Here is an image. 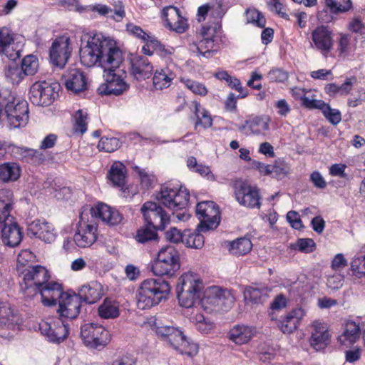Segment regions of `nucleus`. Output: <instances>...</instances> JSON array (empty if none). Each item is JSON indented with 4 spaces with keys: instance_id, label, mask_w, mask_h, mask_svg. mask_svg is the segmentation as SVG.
I'll return each mask as SVG.
<instances>
[{
    "instance_id": "nucleus-42",
    "label": "nucleus",
    "mask_w": 365,
    "mask_h": 365,
    "mask_svg": "<svg viewBox=\"0 0 365 365\" xmlns=\"http://www.w3.org/2000/svg\"><path fill=\"white\" fill-rule=\"evenodd\" d=\"M88 115L83 109L78 110L73 115L72 133L73 135H82L88 130Z\"/></svg>"
},
{
    "instance_id": "nucleus-10",
    "label": "nucleus",
    "mask_w": 365,
    "mask_h": 365,
    "mask_svg": "<svg viewBox=\"0 0 365 365\" xmlns=\"http://www.w3.org/2000/svg\"><path fill=\"white\" fill-rule=\"evenodd\" d=\"M232 188L240 205L249 208L260 207L261 196L257 186L251 185L246 180L237 178L233 181Z\"/></svg>"
},
{
    "instance_id": "nucleus-48",
    "label": "nucleus",
    "mask_w": 365,
    "mask_h": 365,
    "mask_svg": "<svg viewBox=\"0 0 365 365\" xmlns=\"http://www.w3.org/2000/svg\"><path fill=\"white\" fill-rule=\"evenodd\" d=\"M271 176L277 180H282L290 172V168L289 164L281 158H278L274 160L272 164H271Z\"/></svg>"
},
{
    "instance_id": "nucleus-12",
    "label": "nucleus",
    "mask_w": 365,
    "mask_h": 365,
    "mask_svg": "<svg viewBox=\"0 0 365 365\" xmlns=\"http://www.w3.org/2000/svg\"><path fill=\"white\" fill-rule=\"evenodd\" d=\"M81 336L86 346L101 350L110 341V332L102 325L89 323L81 327Z\"/></svg>"
},
{
    "instance_id": "nucleus-37",
    "label": "nucleus",
    "mask_w": 365,
    "mask_h": 365,
    "mask_svg": "<svg viewBox=\"0 0 365 365\" xmlns=\"http://www.w3.org/2000/svg\"><path fill=\"white\" fill-rule=\"evenodd\" d=\"M271 118L269 115L255 116L245 121L243 128H247L252 134L265 135L269 130Z\"/></svg>"
},
{
    "instance_id": "nucleus-56",
    "label": "nucleus",
    "mask_w": 365,
    "mask_h": 365,
    "mask_svg": "<svg viewBox=\"0 0 365 365\" xmlns=\"http://www.w3.org/2000/svg\"><path fill=\"white\" fill-rule=\"evenodd\" d=\"M221 29V24L218 21H209L202 26L200 31V37L215 39L216 34Z\"/></svg>"
},
{
    "instance_id": "nucleus-55",
    "label": "nucleus",
    "mask_w": 365,
    "mask_h": 365,
    "mask_svg": "<svg viewBox=\"0 0 365 365\" xmlns=\"http://www.w3.org/2000/svg\"><path fill=\"white\" fill-rule=\"evenodd\" d=\"M315 242L310 238H299L294 244H291L292 250H299L304 253H311L315 250Z\"/></svg>"
},
{
    "instance_id": "nucleus-43",
    "label": "nucleus",
    "mask_w": 365,
    "mask_h": 365,
    "mask_svg": "<svg viewBox=\"0 0 365 365\" xmlns=\"http://www.w3.org/2000/svg\"><path fill=\"white\" fill-rule=\"evenodd\" d=\"M158 230L152 227V226L146 224L145 226L140 227L138 229L135 235V240L141 244H146L148 242H158L159 237L157 232Z\"/></svg>"
},
{
    "instance_id": "nucleus-41",
    "label": "nucleus",
    "mask_w": 365,
    "mask_h": 365,
    "mask_svg": "<svg viewBox=\"0 0 365 365\" xmlns=\"http://www.w3.org/2000/svg\"><path fill=\"white\" fill-rule=\"evenodd\" d=\"M21 175L20 167L16 163H5L0 165V180L3 182L17 180Z\"/></svg>"
},
{
    "instance_id": "nucleus-21",
    "label": "nucleus",
    "mask_w": 365,
    "mask_h": 365,
    "mask_svg": "<svg viewBox=\"0 0 365 365\" xmlns=\"http://www.w3.org/2000/svg\"><path fill=\"white\" fill-rule=\"evenodd\" d=\"M325 9L319 11L317 19L324 23H329L334 20L333 15L344 14L353 7L351 0H324Z\"/></svg>"
},
{
    "instance_id": "nucleus-59",
    "label": "nucleus",
    "mask_w": 365,
    "mask_h": 365,
    "mask_svg": "<svg viewBox=\"0 0 365 365\" xmlns=\"http://www.w3.org/2000/svg\"><path fill=\"white\" fill-rule=\"evenodd\" d=\"M324 117L333 125H337L341 120V115L339 110L333 109L327 103L322 110Z\"/></svg>"
},
{
    "instance_id": "nucleus-61",
    "label": "nucleus",
    "mask_w": 365,
    "mask_h": 365,
    "mask_svg": "<svg viewBox=\"0 0 365 365\" xmlns=\"http://www.w3.org/2000/svg\"><path fill=\"white\" fill-rule=\"evenodd\" d=\"M351 268L354 274L365 276V255L355 257L351 261Z\"/></svg>"
},
{
    "instance_id": "nucleus-29",
    "label": "nucleus",
    "mask_w": 365,
    "mask_h": 365,
    "mask_svg": "<svg viewBox=\"0 0 365 365\" xmlns=\"http://www.w3.org/2000/svg\"><path fill=\"white\" fill-rule=\"evenodd\" d=\"M130 73L137 81H143L152 76L153 66L146 57L136 55L130 58Z\"/></svg>"
},
{
    "instance_id": "nucleus-22",
    "label": "nucleus",
    "mask_w": 365,
    "mask_h": 365,
    "mask_svg": "<svg viewBox=\"0 0 365 365\" xmlns=\"http://www.w3.org/2000/svg\"><path fill=\"white\" fill-rule=\"evenodd\" d=\"M62 78L66 89L73 93L83 92L88 89V78L85 72L80 68H69Z\"/></svg>"
},
{
    "instance_id": "nucleus-15",
    "label": "nucleus",
    "mask_w": 365,
    "mask_h": 365,
    "mask_svg": "<svg viewBox=\"0 0 365 365\" xmlns=\"http://www.w3.org/2000/svg\"><path fill=\"white\" fill-rule=\"evenodd\" d=\"M140 210L145 224L155 230H164L170 222V215L157 202L147 201Z\"/></svg>"
},
{
    "instance_id": "nucleus-11",
    "label": "nucleus",
    "mask_w": 365,
    "mask_h": 365,
    "mask_svg": "<svg viewBox=\"0 0 365 365\" xmlns=\"http://www.w3.org/2000/svg\"><path fill=\"white\" fill-rule=\"evenodd\" d=\"M60 88V84L56 82H35L30 88L29 99L36 106H50L58 97Z\"/></svg>"
},
{
    "instance_id": "nucleus-13",
    "label": "nucleus",
    "mask_w": 365,
    "mask_h": 365,
    "mask_svg": "<svg viewBox=\"0 0 365 365\" xmlns=\"http://www.w3.org/2000/svg\"><path fill=\"white\" fill-rule=\"evenodd\" d=\"M196 216L200 223L198 231L206 232L217 227L220 222L219 206L213 201H203L196 206Z\"/></svg>"
},
{
    "instance_id": "nucleus-2",
    "label": "nucleus",
    "mask_w": 365,
    "mask_h": 365,
    "mask_svg": "<svg viewBox=\"0 0 365 365\" xmlns=\"http://www.w3.org/2000/svg\"><path fill=\"white\" fill-rule=\"evenodd\" d=\"M80 60L86 67H108L123 62L124 56L116 42L102 34L90 36L80 50Z\"/></svg>"
},
{
    "instance_id": "nucleus-5",
    "label": "nucleus",
    "mask_w": 365,
    "mask_h": 365,
    "mask_svg": "<svg viewBox=\"0 0 365 365\" xmlns=\"http://www.w3.org/2000/svg\"><path fill=\"white\" fill-rule=\"evenodd\" d=\"M155 333L159 339L181 354L193 356L198 352L197 344L188 341L183 332L177 327L157 326Z\"/></svg>"
},
{
    "instance_id": "nucleus-4",
    "label": "nucleus",
    "mask_w": 365,
    "mask_h": 365,
    "mask_svg": "<svg viewBox=\"0 0 365 365\" xmlns=\"http://www.w3.org/2000/svg\"><path fill=\"white\" fill-rule=\"evenodd\" d=\"M202 288V281L197 274L188 272L181 275L176 287L180 306L192 307L200 299Z\"/></svg>"
},
{
    "instance_id": "nucleus-7",
    "label": "nucleus",
    "mask_w": 365,
    "mask_h": 365,
    "mask_svg": "<svg viewBox=\"0 0 365 365\" xmlns=\"http://www.w3.org/2000/svg\"><path fill=\"white\" fill-rule=\"evenodd\" d=\"M157 199L165 207L173 211L185 209L189 204V190L178 182H168L161 186Z\"/></svg>"
},
{
    "instance_id": "nucleus-8",
    "label": "nucleus",
    "mask_w": 365,
    "mask_h": 365,
    "mask_svg": "<svg viewBox=\"0 0 365 365\" xmlns=\"http://www.w3.org/2000/svg\"><path fill=\"white\" fill-rule=\"evenodd\" d=\"M180 267L179 252L173 246L162 248L152 264L151 270L156 276H173Z\"/></svg>"
},
{
    "instance_id": "nucleus-14",
    "label": "nucleus",
    "mask_w": 365,
    "mask_h": 365,
    "mask_svg": "<svg viewBox=\"0 0 365 365\" xmlns=\"http://www.w3.org/2000/svg\"><path fill=\"white\" fill-rule=\"evenodd\" d=\"M29 103L25 100L16 99L9 96L5 105V116L14 128L24 126L29 121Z\"/></svg>"
},
{
    "instance_id": "nucleus-60",
    "label": "nucleus",
    "mask_w": 365,
    "mask_h": 365,
    "mask_svg": "<svg viewBox=\"0 0 365 365\" xmlns=\"http://www.w3.org/2000/svg\"><path fill=\"white\" fill-rule=\"evenodd\" d=\"M136 362L137 359L133 354L126 353L118 355L106 365H136Z\"/></svg>"
},
{
    "instance_id": "nucleus-63",
    "label": "nucleus",
    "mask_w": 365,
    "mask_h": 365,
    "mask_svg": "<svg viewBox=\"0 0 365 365\" xmlns=\"http://www.w3.org/2000/svg\"><path fill=\"white\" fill-rule=\"evenodd\" d=\"M197 329L202 334H207L213 329L214 324L208 319H206L202 314L197 316Z\"/></svg>"
},
{
    "instance_id": "nucleus-35",
    "label": "nucleus",
    "mask_w": 365,
    "mask_h": 365,
    "mask_svg": "<svg viewBox=\"0 0 365 365\" xmlns=\"http://www.w3.org/2000/svg\"><path fill=\"white\" fill-rule=\"evenodd\" d=\"M192 105L193 106L192 111L195 117V130H197L198 127L203 129L211 128L213 125V119L210 113L196 100L192 101Z\"/></svg>"
},
{
    "instance_id": "nucleus-39",
    "label": "nucleus",
    "mask_w": 365,
    "mask_h": 365,
    "mask_svg": "<svg viewBox=\"0 0 365 365\" xmlns=\"http://www.w3.org/2000/svg\"><path fill=\"white\" fill-rule=\"evenodd\" d=\"M98 314L102 319H115L120 315L119 304L115 300L106 298L98 308Z\"/></svg>"
},
{
    "instance_id": "nucleus-34",
    "label": "nucleus",
    "mask_w": 365,
    "mask_h": 365,
    "mask_svg": "<svg viewBox=\"0 0 365 365\" xmlns=\"http://www.w3.org/2000/svg\"><path fill=\"white\" fill-rule=\"evenodd\" d=\"M127 170L123 163L114 162L108 171V178L112 185L125 192Z\"/></svg>"
},
{
    "instance_id": "nucleus-38",
    "label": "nucleus",
    "mask_w": 365,
    "mask_h": 365,
    "mask_svg": "<svg viewBox=\"0 0 365 365\" xmlns=\"http://www.w3.org/2000/svg\"><path fill=\"white\" fill-rule=\"evenodd\" d=\"M150 51L151 54H145V56H152L155 53L158 55L162 60L165 61H173L175 53V48L173 46L163 44L157 38L150 41Z\"/></svg>"
},
{
    "instance_id": "nucleus-1",
    "label": "nucleus",
    "mask_w": 365,
    "mask_h": 365,
    "mask_svg": "<svg viewBox=\"0 0 365 365\" xmlns=\"http://www.w3.org/2000/svg\"><path fill=\"white\" fill-rule=\"evenodd\" d=\"M21 278V291L25 302H29L38 294L46 307L56 304L61 294V284L51 280L50 272L43 266L28 267L19 273Z\"/></svg>"
},
{
    "instance_id": "nucleus-64",
    "label": "nucleus",
    "mask_w": 365,
    "mask_h": 365,
    "mask_svg": "<svg viewBox=\"0 0 365 365\" xmlns=\"http://www.w3.org/2000/svg\"><path fill=\"white\" fill-rule=\"evenodd\" d=\"M165 238L167 240L173 242L179 243L182 242L184 240V232H181L179 230L175 227H171L165 233Z\"/></svg>"
},
{
    "instance_id": "nucleus-32",
    "label": "nucleus",
    "mask_w": 365,
    "mask_h": 365,
    "mask_svg": "<svg viewBox=\"0 0 365 365\" xmlns=\"http://www.w3.org/2000/svg\"><path fill=\"white\" fill-rule=\"evenodd\" d=\"M360 336L359 324L354 321H348L343 327L342 333L338 336V341L342 346L350 347L359 339Z\"/></svg>"
},
{
    "instance_id": "nucleus-36",
    "label": "nucleus",
    "mask_w": 365,
    "mask_h": 365,
    "mask_svg": "<svg viewBox=\"0 0 365 365\" xmlns=\"http://www.w3.org/2000/svg\"><path fill=\"white\" fill-rule=\"evenodd\" d=\"M176 75L169 67L158 69L153 74V83L156 90H163L170 87Z\"/></svg>"
},
{
    "instance_id": "nucleus-26",
    "label": "nucleus",
    "mask_w": 365,
    "mask_h": 365,
    "mask_svg": "<svg viewBox=\"0 0 365 365\" xmlns=\"http://www.w3.org/2000/svg\"><path fill=\"white\" fill-rule=\"evenodd\" d=\"M93 217L100 218L109 225H116L123 220L122 215L115 209L112 208L103 202H98L91 208Z\"/></svg>"
},
{
    "instance_id": "nucleus-54",
    "label": "nucleus",
    "mask_w": 365,
    "mask_h": 365,
    "mask_svg": "<svg viewBox=\"0 0 365 365\" xmlns=\"http://www.w3.org/2000/svg\"><path fill=\"white\" fill-rule=\"evenodd\" d=\"M215 39L201 37L200 41L196 43L198 53L205 58H210L215 52L214 50Z\"/></svg>"
},
{
    "instance_id": "nucleus-17",
    "label": "nucleus",
    "mask_w": 365,
    "mask_h": 365,
    "mask_svg": "<svg viewBox=\"0 0 365 365\" xmlns=\"http://www.w3.org/2000/svg\"><path fill=\"white\" fill-rule=\"evenodd\" d=\"M59 300L58 309L57 312L59 319L62 321L71 320L76 319L80 314L82 306V301L77 294H68L64 292L61 286V294L58 298Z\"/></svg>"
},
{
    "instance_id": "nucleus-49",
    "label": "nucleus",
    "mask_w": 365,
    "mask_h": 365,
    "mask_svg": "<svg viewBox=\"0 0 365 365\" xmlns=\"http://www.w3.org/2000/svg\"><path fill=\"white\" fill-rule=\"evenodd\" d=\"M39 67L38 59L36 55L29 54L25 56L21 63V68L26 76H34L38 71Z\"/></svg>"
},
{
    "instance_id": "nucleus-51",
    "label": "nucleus",
    "mask_w": 365,
    "mask_h": 365,
    "mask_svg": "<svg viewBox=\"0 0 365 365\" xmlns=\"http://www.w3.org/2000/svg\"><path fill=\"white\" fill-rule=\"evenodd\" d=\"M246 24H252L259 28H264L266 24V19L263 14L255 8H248L245 11Z\"/></svg>"
},
{
    "instance_id": "nucleus-44",
    "label": "nucleus",
    "mask_w": 365,
    "mask_h": 365,
    "mask_svg": "<svg viewBox=\"0 0 365 365\" xmlns=\"http://www.w3.org/2000/svg\"><path fill=\"white\" fill-rule=\"evenodd\" d=\"M252 247V243L249 238L241 237L230 242L229 245L230 252L237 257L248 254Z\"/></svg>"
},
{
    "instance_id": "nucleus-23",
    "label": "nucleus",
    "mask_w": 365,
    "mask_h": 365,
    "mask_svg": "<svg viewBox=\"0 0 365 365\" xmlns=\"http://www.w3.org/2000/svg\"><path fill=\"white\" fill-rule=\"evenodd\" d=\"M28 234L46 243H51L56 237V232L53 225L39 219L35 220L29 225Z\"/></svg>"
},
{
    "instance_id": "nucleus-25",
    "label": "nucleus",
    "mask_w": 365,
    "mask_h": 365,
    "mask_svg": "<svg viewBox=\"0 0 365 365\" xmlns=\"http://www.w3.org/2000/svg\"><path fill=\"white\" fill-rule=\"evenodd\" d=\"M312 329L309 338L310 346L316 351L324 350L331 341V335L327 324L314 322Z\"/></svg>"
},
{
    "instance_id": "nucleus-58",
    "label": "nucleus",
    "mask_w": 365,
    "mask_h": 365,
    "mask_svg": "<svg viewBox=\"0 0 365 365\" xmlns=\"http://www.w3.org/2000/svg\"><path fill=\"white\" fill-rule=\"evenodd\" d=\"M26 75L21 67L17 66H9L6 71V77L10 80L13 84H19L21 82Z\"/></svg>"
},
{
    "instance_id": "nucleus-19",
    "label": "nucleus",
    "mask_w": 365,
    "mask_h": 365,
    "mask_svg": "<svg viewBox=\"0 0 365 365\" xmlns=\"http://www.w3.org/2000/svg\"><path fill=\"white\" fill-rule=\"evenodd\" d=\"M314 48L327 57L334 45V34L331 29L325 25L317 26L311 33Z\"/></svg>"
},
{
    "instance_id": "nucleus-31",
    "label": "nucleus",
    "mask_w": 365,
    "mask_h": 365,
    "mask_svg": "<svg viewBox=\"0 0 365 365\" xmlns=\"http://www.w3.org/2000/svg\"><path fill=\"white\" fill-rule=\"evenodd\" d=\"M78 296L81 301L92 304L97 302L103 295L102 284L97 281H91L83 284L78 290Z\"/></svg>"
},
{
    "instance_id": "nucleus-53",
    "label": "nucleus",
    "mask_w": 365,
    "mask_h": 365,
    "mask_svg": "<svg viewBox=\"0 0 365 365\" xmlns=\"http://www.w3.org/2000/svg\"><path fill=\"white\" fill-rule=\"evenodd\" d=\"M120 145L121 143L118 138L103 136L98 141L97 148L100 151L113 153L118 150Z\"/></svg>"
},
{
    "instance_id": "nucleus-18",
    "label": "nucleus",
    "mask_w": 365,
    "mask_h": 365,
    "mask_svg": "<svg viewBox=\"0 0 365 365\" xmlns=\"http://www.w3.org/2000/svg\"><path fill=\"white\" fill-rule=\"evenodd\" d=\"M39 329L49 341L59 344L64 341L69 334V327L67 322L59 318L51 321H41Z\"/></svg>"
},
{
    "instance_id": "nucleus-20",
    "label": "nucleus",
    "mask_w": 365,
    "mask_h": 365,
    "mask_svg": "<svg viewBox=\"0 0 365 365\" xmlns=\"http://www.w3.org/2000/svg\"><path fill=\"white\" fill-rule=\"evenodd\" d=\"M98 227L96 224L83 221L81 218L76 225L74 233L76 242L79 248H87L93 245L97 240Z\"/></svg>"
},
{
    "instance_id": "nucleus-52",
    "label": "nucleus",
    "mask_w": 365,
    "mask_h": 365,
    "mask_svg": "<svg viewBox=\"0 0 365 365\" xmlns=\"http://www.w3.org/2000/svg\"><path fill=\"white\" fill-rule=\"evenodd\" d=\"M36 256L29 250H21L17 257V271L21 272L24 269L28 267H34L32 264L35 262Z\"/></svg>"
},
{
    "instance_id": "nucleus-45",
    "label": "nucleus",
    "mask_w": 365,
    "mask_h": 365,
    "mask_svg": "<svg viewBox=\"0 0 365 365\" xmlns=\"http://www.w3.org/2000/svg\"><path fill=\"white\" fill-rule=\"evenodd\" d=\"M16 153L21 160L29 163L39 164L44 160V155L38 150L22 147L17 148Z\"/></svg>"
},
{
    "instance_id": "nucleus-3",
    "label": "nucleus",
    "mask_w": 365,
    "mask_h": 365,
    "mask_svg": "<svg viewBox=\"0 0 365 365\" xmlns=\"http://www.w3.org/2000/svg\"><path fill=\"white\" fill-rule=\"evenodd\" d=\"M171 287L168 281L162 278L144 279L137 289L136 304L139 309H149L165 301L170 293Z\"/></svg>"
},
{
    "instance_id": "nucleus-46",
    "label": "nucleus",
    "mask_w": 365,
    "mask_h": 365,
    "mask_svg": "<svg viewBox=\"0 0 365 365\" xmlns=\"http://www.w3.org/2000/svg\"><path fill=\"white\" fill-rule=\"evenodd\" d=\"M183 244L187 247L200 249L205 244V237L198 231L185 230Z\"/></svg>"
},
{
    "instance_id": "nucleus-28",
    "label": "nucleus",
    "mask_w": 365,
    "mask_h": 365,
    "mask_svg": "<svg viewBox=\"0 0 365 365\" xmlns=\"http://www.w3.org/2000/svg\"><path fill=\"white\" fill-rule=\"evenodd\" d=\"M1 230V237L4 245L10 247L18 246L23 238L22 228L15 221L7 222L2 225Z\"/></svg>"
},
{
    "instance_id": "nucleus-30",
    "label": "nucleus",
    "mask_w": 365,
    "mask_h": 365,
    "mask_svg": "<svg viewBox=\"0 0 365 365\" xmlns=\"http://www.w3.org/2000/svg\"><path fill=\"white\" fill-rule=\"evenodd\" d=\"M14 37L11 29L7 27L0 29V55L15 61L20 57L19 51L14 49Z\"/></svg>"
},
{
    "instance_id": "nucleus-57",
    "label": "nucleus",
    "mask_w": 365,
    "mask_h": 365,
    "mask_svg": "<svg viewBox=\"0 0 365 365\" xmlns=\"http://www.w3.org/2000/svg\"><path fill=\"white\" fill-rule=\"evenodd\" d=\"M262 294V289L251 286L247 287L244 291L245 300L253 304L260 303Z\"/></svg>"
},
{
    "instance_id": "nucleus-9",
    "label": "nucleus",
    "mask_w": 365,
    "mask_h": 365,
    "mask_svg": "<svg viewBox=\"0 0 365 365\" xmlns=\"http://www.w3.org/2000/svg\"><path fill=\"white\" fill-rule=\"evenodd\" d=\"M234 303L235 297L232 292L217 286L208 287L201 299L202 306L208 311L214 309L227 311Z\"/></svg>"
},
{
    "instance_id": "nucleus-24",
    "label": "nucleus",
    "mask_w": 365,
    "mask_h": 365,
    "mask_svg": "<svg viewBox=\"0 0 365 365\" xmlns=\"http://www.w3.org/2000/svg\"><path fill=\"white\" fill-rule=\"evenodd\" d=\"M163 17L170 30L182 34L187 29V19L182 16L180 10L175 6H170L164 8Z\"/></svg>"
},
{
    "instance_id": "nucleus-33",
    "label": "nucleus",
    "mask_w": 365,
    "mask_h": 365,
    "mask_svg": "<svg viewBox=\"0 0 365 365\" xmlns=\"http://www.w3.org/2000/svg\"><path fill=\"white\" fill-rule=\"evenodd\" d=\"M255 329L253 327L244 324L234 326L228 333L230 341L237 345L247 344L254 336Z\"/></svg>"
},
{
    "instance_id": "nucleus-6",
    "label": "nucleus",
    "mask_w": 365,
    "mask_h": 365,
    "mask_svg": "<svg viewBox=\"0 0 365 365\" xmlns=\"http://www.w3.org/2000/svg\"><path fill=\"white\" fill-rule=\"evenodd\" d=\"M123 62H118L117 65L102 67L103 69V78L105 82L101 83L97 91L101 96H120L129 88L125 81L126 72L120 68Z\"/></svg>"
},
{
    "instance_id": "nucleus-62",
    "label": "nucleus",
    "mask_w": 365,
    "mask_h": 365,
    "mask_svg": "<svg viewBox=\"0 0 365 365\" xmlns=\"http://www.w3.org/2000/svg\"><path fill=\"white\" fill-rule=\"evenodd\" d=\"M14 194L11 190L0 189V206L14 207Z\"/></svg>"
},
{
    "instance_id": "nucleus-40",
    "label": "nucleus",
    "mask_w": 365,
    "mask_h": 365,
    "mask_svg": "<svg viewBox=\"0 0 365 365\" xmlns=\"http://www.w3.org/2000/svg\"><path fill=\"white\" fill-rule=\"evenodd\" d=\"M128 31L135 38L142 41L144 44L141 48V52L143 54H151L150 51V41L155 39V36L150 35L144 31L140 26L136 25H129L128 26Z\"/></svg>"
},
{
    "instance_id": "nucleus-27",
    "label": "nucleus",
    "mask_w": 365,
    "mask_h": 365,
    "mask_svg": "<svg viewBox=\"0 0 365 365\" xmlns=\"http://www.w3.org/2000/svg\"><path fill=\"white\" fill-rule=\"evenodd\" d=\"M304 315L303 309H293L278 321L277 327L284 334H292L299 328Z\"/></svg>"
},
{
    "instance_id": "nucleus-50",
    "label": "nucleus",
    "mask_w": 365,
    "mask_h": 365,
    "mask_svg": "<svg viewBox=\"0 0 365 365\" xmlns=\"http://www.w3.org/2000/svg\"><path fill=\"white\" fill-rule=\"evenodd\" d=\"M180 81L193 94L205 96L208 90L205 84L187 77H180Z\"/></svg>"
},
{
    "instance_id": "nucleus-47",
    "label": "nucleus",
    "mask_w": 365,
    "mask_h": 365,
    "mask_svg": "<svg viewBox=\"0 0 365 365\" xmlns=\"http://www.w3.org/2000/svg\"><path fill=\"white\" fill-rule=\"evenodd\" d=\"M336 51L339 57L346 58L351 51V36L349 34L339 33L336 40Z\"/></svg>"
},
{
    "instance_id": "nucleus-16",
    "label": "nucleus",
    "mask_w": 365,
    "mask_h": 365,
    "mask_svg": "<svg viewBox=\"0 0 365 365\" xmlns=\"http://www.w3.org/2000/svg\"><path fill=\"white\" fill-rule=\"evenodd\" d=\"M71 53V39L64 35L56 38L49 49L51 62L59 68H63L66 66Z\"/></svg>"
}]
</instances>
